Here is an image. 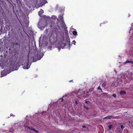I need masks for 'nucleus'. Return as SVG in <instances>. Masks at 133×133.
<instances>
[{
  "instance_id": "obj_19",
  "label": "nucleus",
  "mask_w": 133,
  "mask_h": 133,
  "mask_svg": "<svg viewBox=\"0 0 133 133\" xmlns=\"http://www.w3.org/2000/svg\"><path fill=\"white\" fill-rule=\"evenodd\" d=\"M85 102L86 103H87V104H88L89 102V101H85Z\"/></svg>"
},
{
  "instance_id": "obj_10",
  "label": "nucleus",
  "mask_w": 133,
  "mask_h": 133,
  "mask_svg": "<svg viewBox=\"0 0 133 133\" xmlns=\"http://www.w3.org/2000/svg\"><path fill=\"white\" fill-rule=\"evenodd\" d=\"M73 34L74 35H77V33L76 31H74L73 32Z\"/></svg>"
},
{
  "instance_id": "obj_14",
  "label": "nucleus",
  "mask_w": 133,
  "mask_h": 133,
  "mask_svg": "<svg viewBox=\"0 0 133 133\" xmlns=\"http://www.w3.org/2000/svg\"><path fill=\"white\" fill-rule=\"evenodd\" d=\"M73 43H74V45H76V42L75 41V40H74L73 41Z\"/></svg>"
},
{
  "instance_id": "obj_4",
  "label": "nucleus",
  "mask_w": 133,
  "mask_h": 133,
  "mask_svg": "<svg viewBox=\"0 0 133 133\" xmlns=\"http://www.w3.org/2000/svg\"><path fill=\"white\" fill-rule=\"evenodd\" d=\"M7 74L6 73V72L5 71H3L1 72V77H2L3 76H5L7 75Z\"/></svg>"
},
{
  "instance_id": "obj_20",
  "label": "nucleus",
  "mask_w": 133,
  "mask_h": 133,
  "mask_svg": "<svg viewBox=\"0 0 133 133\" xmlns=\"http://www.w3.org/2000/svg\"><path fill=\"white\" fill-rule=\"evenodd\" d=\"M98 89H100V90H101V88H100V86L98 88Z\"/></svg>"
},
{
  "instance_id": "obj_9",
  "label": "nucleus",
  "mask_w": 133,
  "mask_h": 133,
  "mask_svg": "<svg viewBox=\"0 0 133 133\" xmlns=\"http://www.w3.org/2000/svg\"><path fill=\"white\" fill-rule=\"evenodd\" d=\"M126 63H131L133 64V61H127L125 63V64Z\"/></svg>"
},
{
  "instance_id": "obj_16",
  "label": "nucleus",
  "mask_w": 133,
  "mask_h": 133,
  "mask_svg": "<svg viewBox=\"0 0 133 133\" xmlns=\"http://www.w3.org/2000/svg\"><path fill=\"white\" fill-rule=\"evenodd\" d=\"M84 107L87 110H88V108L87 107H85V106H84Z\"/></svg>"
},
{
  "instance_id": "obj_2",
  "label": "nucleus",
  "mask_w": 133,
  "mask_h": 133,
  "mask_svg": "<svg viewBox=\"0 0 133 133\" xmlns=\"http://www.w3.org/2000/svg\"><path fill=\"white\" fill-rule=\"evenodd\" d=\"M30 65L28 63H25L23 66V68L24 69H28L30 67Z\"/></svg>"
},
{
  "instance_id": "obj_12",
  "label": "nucleus",
  "mask_w": 133,
  "mask_h": 133,
  "mask_svg": "<svg viewBox=\"0 0 133 133\" xmlns=\"http://www.w3.org/2000/svg\"><path fill=\"white\" fill-rule=\"evenodd\" d=\"M112 96L115 98L116 97V95L115 94H113L112 95Z\"/></svg>"
},
{
  "instance_id": "obj_15",
  "label": "nucleus",
  "mask_w": 133,
  "mask_h": 133,
  "mask_svg": "<svg viewBox=\"0 0 133 133\" xmlns=\"http://www.w3.org/2000/svg\"><path fill=\"white\" fill-rule=\"evenodd\" d=\"M124 128V127L122 125L121 126V129H123Z\"/></svg>"
},
{
  "instance_id": "obj_11",
  "label": "nucleus",
  "mask_w": 133,
  "mask_h": 133,
  "mask_svg": "<svg viewBox=\"0 0 133 133\" xmlns=\"http://www.w3.org/2000/svg\"><path fill=\"white\" fill-rule=\"evenodd\" d=\"M108 128L109 130H110L112 127V125H110L108 126Z\"/></svg>"
},
{
  "instance_id": "obj_6",
  "label": "nucleus",
  "mask_w": 133,
  "mask_h": 133,
  "mask_svg": "<svg viewBox=\"0 0 133 133\" xmlns=\"http://www.w3.org/2000/svg\"><path fill=\"white\" fill-rule=\"evenodd\" d=\"M58 18L60 20L62 21H63V15H60V16H59Z\"/></svg>"
},
{
  "instance_id": "obj_3",
  "label": "nucleus",
  "mask_w": 133,
  "mask_h": 133,
  "mask_svg": "<svg viewBox=\"0 0 133 133\" xmlns=\"http://www.w3.org/2000/svg\"><path fill=\"white\" fill-rule=\"evenodd\" d=\"M42 2L40 4V6H42L43 5H44V4L46 3H47V2L46 0H42Z\"/></svg>"
},
{
  "instance_id": "obj_5",
  "label": "nucleus",
  "mask_w": 133,
  "mask_h": 133,
  "mask_svg": "<svg viewBox=\"0 0 133 133\" xmlns=\"http://www.w3.org/2000/svg\"><path fill=\"white\" fill-rule=\"evenodd\" d=\"M44 12V11L42 9H41L40 11L39 12L38 14L39 16H41L42 15L43 13Z\"/></svg>"
},
{
  "instance_id": "obj_25",
  "label": "nucleus",
  "mask_w": 133,
  "mask_h": 133,
  "mask_svg": "<svg viewBox=\"0 0 133 133\" xmlns=\"http://www.w3.org/2000/svg\"><path fill=\"white\" fill-rule=\"evenodd\" d=\"M129 123H130V121H129Z\"/></svg>"
},
{
  "instance_id": "obj_8",
  "label": "nucleus",
  "mask_w": 133,
  "mask_h": 133,
  "mask_svg": "<svg viewBox=\"0 0 133 133\" xmlns=\"http://www.w3.org/2000/svg\"><path fill=\"white\" fill-rule=\"evenodd\" d=\"M62 45H63V46L62 47V46H60V48H58V49H59V51H60V50L61 48L63 49L64 48V46H65V45L63 44H62Z\"/></svg>"
},
{
  "instance_id": "obj_1",
  "label": "nucleus",
  "mask_w": 133,
  "mask_h": 133,
  "mask_svg": "<svg viewBox=\"0 0 133 133\" xmlns=\"http://www.w3.org/2000/svg\"><path fill=\"white\" fill-rule=\"evenodd\" d=\"M24 126H25V129H26L30 130H31L33 131H35L36 132L38 131H36V130L34 128H30L29 127L28 125H26V123L25 124Z\"/></svg>"
},
{
  "instance_id": "obj_24",
  "label": "nucleus",
  "mask_w": 133,
  "mask_h": 133,
  "mask_svg": "<svg viewBox=\"0 0 133 133\" xmlns=\"http://www.w3.org/2000/svg\"><path fill=\"white\" fill-rule=\"evenodd\" d=\"M41 59V58H40L38 60H40Z\"/></svg>"
},
{
  "instance_id": "obj_18",
  "label": "nucleus",
  "mask_w": 133,
  "mask_h": 133,
  "mask_svg": "<svg viewBox=\"0 0 133 133\" xmlns=\"http://www.w3.org/2000/svg\"><path fill=\"white\" fill-rule=\"evenodd\" d=\"M59 100L61 101H62L63 100V98H61Z\"/></svg>"
},
{
  "instance_id": "obj_7",
  "label": "nucleus",
  "mask_w": 133,
  "mask_h": 133,
  "mask_svg": "<svg viewBox=\"0 0 133 133\" xmlns=\"http://www.w3.org/2000/svg\"><path fill=\"white\" fill-rule=\"evenodd\" d=\"M126 93V92L123 91H121L120 92V94L121 95H124Z\"/></svg>"
},
{
  "instance_id": "obj_21",
  "label": "nucleus",
  "mask_w": 133,
  "mask_h": 133,
  "mask_svg": "<svg viewBox=\"0 0 133 133\" xmlns=\"http://www.w3.org/2000/svg\"><path fill=\"white\" fill-rule=\"evenodd\" d=\"M82 127L83 128H85V126H84V125L82 126Z\"/></svg>"
},
{
  "instance_id": "obj_22",
  "label": "nucleus",
  "mask_w": 133,
  "mask_h": 133,
  "mask_svg": "<svg viewBox=\"0 0 133 133\" xmlns=\"http://www.w3.org/2000/svg\"><path fill=\"white\" fill-rule=\"evenodd\" d=\"M10 116H12V114H10Z\"/></svg>"
},
{
  "instance_id": "obj_26",
  "label": "nucleus",
  "mask_w": 133,
  "mask_h": 133,
  "mask_svg": "<svg viewBox=\"0 0 133 133\" xmlns=\"http://www.w3.org/2000/svg\"><path fill=\"white\" fill-rule=\"evenodd\" d=\"M57 36L58 35H57Z\"/></svg>"
},
{
  "instance_id": "obj_13",
  "label": "nucleus",
  "mask_w": 133,
  "mask_h": 133,
  "mask_svg": "<svg viewBox=\"0 0 133 133\" xmlns=\"http://www.w3.org/2000/svg\"><path fill=\"white\" fill-rule=\"evenodd\" d=\"M111 117V116H108L106 117H105L104 118H110Z\"/></svg>"
},
{
  "instance_id": "obj_17",
  "label": "nucleus",
  "mask_w": 133,
  "mask_h": 133,
  "mask_svg": "<svg viewBox=\"0 0 133 133\" xmlns=\"http://www.w3.org/2000/svg\"><path fill=\"white\" fill-rule=\"evenodd\" d=\"M68 42L69 44H70V39H68Z\"/></svg>"
},
{
  "instance_id": "obj_23",
  "label": "nucleus",
  "mask_w": 133,
  "mask_h": 133,
  "mask_svg": "<svg viewBox=\"0 0 133 133\" xmlns=\"http://www.w3.org/2000/svg\"><path fill=\"white\" fill-rule=\"evenodd\" d=\"M75 103H76V104H77V101H76Z\"/></svg>"
}]
</instances>
